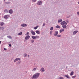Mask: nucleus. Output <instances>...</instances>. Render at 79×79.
Segmentation results:
<instances>
[{
    "instance_id": "f257e3e1",
    "label": "nucleus",
    "mask_w": 79,
    "mask_h": 79,
    "mask_svg": "<svg viewBox=\"0 0 79 79\" xmlns=\"http://www.w3.org/2000/svg\"><path fill=\"white\" fill-rule=\"evenodd\" d=\"M40 75L39 73H36L33 75V77H31L32 79H37Z\"/></svg>"
},
{
    "instance_id": "f03ea898",
    "label": "nucleus",
    "mask_w": 79,
    "mask_h": 79,
    "mask_svg": "<svg viewBox=\"0 0 79 79\" xmlns=\"http://www.w3.org/2000/svg\"><path fill=\"white\" fill-rule=\"evenodd\" d=\"M60 24H61V25H62V27H63V28H64V29H66V28L67 27L66 25H67V23H65L64 21L60 23Z\"/></svg>"
},
{
    "instance_id": "7ed1b4c3",
    "label": "nucleus",
    "mask_w": 79,
    "mask_h": 79,
    "mask_svg": "<svg viewBox=\"0 0 79 79\" xmlns=\"http://www.w3.org/2000/svg\"><path fill=\"white\" fill-rule=\"evenodd\" d=\"M42 2L41 1H39L38 2L37 4V5H42Z\"/></svg>"
},
{
    "instance_id": "20e7f679",
    "label": "nucleus",
    "mask_w": 79,
    "mask_h": 79,
    "mask_svg": "<svg viewBox=\"0 0 79 79\" xmlns=\"http://www.w3.org/2000/svg\"><path fill=\"white\" fill-rule=\"evenodd\" d=\"M31 33L33 35H35V32L34 31H33L31 30Z\"/></svg>"
},
{
    "instance_id": "39448f33",
    "label": "nucleus",
    "mask_w": 79,
    "mask_h": 79,
    "mask_svg": "<svg viewBox=\"0 0 79 79\" xmlns=\"http://www.w3.org/2000/svg\"><path fill=\"white\" fill-rule=\"evenodd\" d=\"M8 17H10V15H6L4 16V18L5 19H8Z\"/></svg>"
},
{
    "instance_id": "423d86ee",
    "label": "nucleus",
    "mask_w": 79,
    "mask_h": 79,
    "mask_svg": "<svg viewBox=\"0 0 79 79\" xmlns=\"http://www.w3.org/2000/svg\"><path fill=\"white\" fill-rule=\"evenodd\" d=\"M30 38V36L28 35L27 36H26L25 37V39L26 40H28Z\"/></svg>"
},
{
    "instance_id": "0eeeda50",
    "label": "nucleus",
    "mask_w": 79,
    "mask_h": 79,
    "mask_svg": "<svg viewBox=\"0 0 79 79\" xmlns=\"http://www.w3.org/2000/svg\"><path fill=\"white\" fill-rule=\"evenodd\" d=\"M21 59L19 58H16V59H15L14 60V62H15L16 61H18V60H20Z\"/></svg>"
},
{
    "instance_id": "6e6552de",
    "label": "nucleus",
    "mask_w": 79,
    "mask_h": 79,
    "mask_svg": "<svg viewBox=\"0 0 79 79\" xmlns=\"http://www.w3.org/2000/svg\"><path fill=\"white\" fill-rule=\"evenodd\" d=\"M22 27H26L27 26V24H22L21 25Z\"/></svg>"
},
{
    "instance_id": "1a4fd4ad",
    "label": "nucleus",
    "mask_w": 79,
    "mask_h": 79,
    "mask_svg": "<svg viewBox=\"0 0 79 79\" xmlns=\"http://www.w3.org/2000/svg\"><path fill=\"white\" fill-rule=\"evenodd\" d=\"M55 33L56 34L54 35V36H56L57 35H58V31H55Z\"/></svg>"
},
{
    "instance_id": "9d476101",
    "label": "nucleus",
    "mask_w": 79,
    "mask_h": 79,
    "mask_svg": "<svg viewBox=\"0 0 79 79\" xmlns=\"http://www.w3.org/2000/svg\"><path fill=\"white\" fill-rule=\"evenodd\" d=\"M64 29H61L60 30V33H61L62 32H64Z\"/></svg>"
},
{
    "instance_id": "9b49d317",
    "label": "nucleus",
    "mask_w": 79,
    "mask_h": 79,
    "mask_svg": "<svg viewBox=\"0 0 79 79\" xmlns=\"http://www.w3.org/2000/svg\"><path fill=\"white\" fill-rule=\"evenodd\" d=\"M77 32H78V31H74L73 33V35H75L76 33H77Z\"/></svg>"
},
{
    "instance_id": "f8f14e48",
    "label": "nucleus",
    "mask_w": 79,
    "mask_h": 79,
    "mask_svg": "<svg viewBox=\"0 0 79 79\" xmlns=\"http://www.w3.org/2000/svg\"><path fill=\"white\" fill-rule=\"evenodd\" d=\"M9 13L10 14H12V13H13V11L12 10V9H10L9 10Z\"/></svg>"
},
{
    "instance_id": "ddd939ff",
    "label": "nucleus",
    "mask_w": 79,
    "mask_h": 79,
    "mask_svg": "<svg viewBox=\"0 0 79 79\" xmlns=\"http://www.w3.org/2000/svg\"><path fill=\"white\" fill-rule=\"evenodd\" d=\"M40 71L42 72H44V71H45V70L44 69L42 68L41 69Z\"/></svg>"
},
{
    "instance_id": "4468645a",
    "label": "nucleus",
    "mask_w": 79,
    "mask_h": 79,
    "mask_svg": "<svg viewBox=\"0 0 79 79\" xmlns=\"http://www.w3.org/2000/svg\"><path fill=\"white\" fill-rule=\"evenodd\" d=\"M32 38L33 39H37V38L36 37V36H32Z\"/></svg>"
},
{
    "instance_id": "2eb2a0df",
    "label": "nucleus",
    "mask_w": 79,
    "mask_h": 79,
    "mask_svg": "<svg viewBox=\"0 0 79 79\" xmlns=\"http://www.w3.org/2000/svg\"><path fill=\"white\" fill-rule=\"evenodd\" d=\"M36 34H40V31H35Z\"/></svg>"
},
{
    "instance_id": "dca6fc26",
    "label": "nucleus",
    "mask_w": 79,
    "mask_h": 79,
    "mask_svg": "<svg viewBox=\"0 0 79 79\" xmlns=\"http://www.w3.org/2000/svg\"><path fill=\"white\" fill-rule=\"evenodd\" d=\"M65 77H66L68 79H69V78H70V77H69V76L68 75H65Z\"/></svg>"
},
{
    "instance_id": "f3484780",
    "label": "nucleus",
    "mask_w": 79,
    "mask_h": 79,
    "mask_svg": "<svg viewBox=\"0 0 79 79\" xmlns=\"http://www.w3.org/2000/svg\"><path fill=\"white\" fill-rule=\"evenodd\" d=\"M0 24L1 26H3L4 25V23L2 22V23H0Z\"/></svg>"
},
{
    "instance_id": "a211bd4d",
    "label": "nucleus",
    "mask_w": 79,
    "mask_h": 79,
    "mask_svg": "<svg viewBox=\"0 0 79 79\" xmlns=\"http://www.w3.org/2000/svg\"><path fill=\"white\" fill-rule=\"evenodd\" d=\"M23 34V32H21L19 33L18 34V35H22Z\"/></svg>"
},
{
    "instance_id": "6ab92c4d",
    "label": "nucleus",
    "mask_w": 79,
    "mask_h": 79,
    "mask_svg": "<svg viewBox=\"0 0 79 79\" xmlns=\"http://www.w3.org/2000/svg\"><path fill=\"white\" fill-rule=\"evenodd\" d=\"M62 21V19H60L58 20V23H61Z\"/></svg>"
},
{
    "instance_id": "aec40b11",
    "label": "nucleus",
    "mask_w": 79,
    "mask_h": 79,
    "mask_svg": "<svg viewBox=\"0 0 79 79\" xmlns=\"http://www.w3.org/2000/svg\"><path fill=\"white\" fill-rule=\"evenodd\" d=\"M4 29V28L3 27H0V30H3Z\"/></svg>"
},
{
    "instance_id": "412c9836",
    "label": "nucleus",
    "mask_w": 79,
    "mask_h": 79,
    "mask_svg": "<svg viewBox=\"0 0 79 79\" xmlns=\"http://www.w3.org/2000/svg\"><path fill=\"white\" fill-rule=\"evenodd\" d=\"M56 28H58L59 29H60V27L58 25H57L56 26Z\"/></svg>"
},
{
    "instance_id": "4be33fe9",
    "label": "nucleus",
    "mask_w": 79,
    "mask_h": 79,
    "mask_svg": "<svg viewBox=\"0 0 79 79\" xmlns=\"http://www.w3.org/2000/svg\"><path fill=\"white\" fill-rule=\"evenodd\" d=\"M38 28V26H36V27H34V29H37Z\"/></svg>"
},
{
    "instance_id": "5701e85b",
    "label": "nucleus",
    "mask_w": 79,
    "mask_h": 79,
    "mask_svg": "<svg viewBox=\"0 0 79 79\" xmlns=\"http://www.w3.org/2000/svg\"><path fill=\"white\" fill-rule=\"evenodd\" d=\"M36 69H37V68H34L32 70L33 71H35L36 70Z\"/></svg>"
},
{
    "instance_id": "b1692460",
    "label": "nucleus",
    "mask_w": 79,
    "mask_h": 79,
    "mask_svg": "<svg viewBox=\"0 0 79 79\" xmlns=\"http://www.w3.org/2000/svg\"><path fill=\"white\" fill-rule=\"evenodd\" d=\"M73 74H74V72L72 71L71 72V73H70V75H73Z\"/></svg>"
},
{
    "instance_id": "393cba45",
    "label": "nucleus",
    "mask_w": 79,
    "mask_h": 79,
    "mask_svg": "<svg viewBox=\"0 0 79 79\" xmlns=\"http://www.w3.org/2000/svg\"><path fill=\"white\" fill-rule=\"evenodd\" d=\"M59 79H64V78L62 77H59Z\"/></svg>"
},
{
    "instance_id": "a878e982",
    "label": "nucleus",
    "mask_w": 79,
    "mask_h": 79,
    "mask_svg": "<svg viewBox=\"0 0 79 79\" xmlns=\"http://www.w3.org/2000/svg\"><path fill=\"white\" fill-rule=\"evenodd\" d=\"M53 27H52L50 29V31H52V30H53Z\"/></svg>"
},
{
    "instance_id": "bb28decb",
    "label": "nucleus",
    "mask_w": 79,
    "mask_h": 79,
    "mask_svg": "<svg viewBox=\"0 0 79 79\" xmlns=\"http://www.w3.org/2000/svg\"><path fill=\"white\" fill-rule=\"evenodd\" d=\"M29 32H27V34H25L26 35H29Z\"/></svg>"
},
{
    "instance_id": "cd10ccee",
    "label": "nucleus",
    "mask_w": 79,
    "mask_h": 79,
    "mask_svg": "<svg viewBox=\"0 0 79 79\" xmlns=\"http://www.w3.org/2000/svg\"><path fill=\"white\" fill-rule=\"evenodd\" d=\"M53 33V31H51L50 32V34L51 35H52V33Z\"/></svg>"
},
{
    "instance_id": "c85d7f7f",
    "label": "nucleus",
    "mask_w": 79,
    "mask_h": 79,
    "mask_svg": "<svg viewBox=\"0 0 79 79\" xmlns=\"http://www.w3.org/2000/svg\"><path fill=\"white\" fill-rule=\"evenodd\" d=\"M61 36L60 35H57V37H61Z\"/></svg>"
},
{
    "instance_id": "c756f323",
    "label": "nucleus",
    "mask_w": 79,
    "mask_h": 79,
    "mask_svg": "<svg viewBox=\"0 0 79 79\" xmlns=\"http://www.w3.org/2000/svg\"><path fill=\"white\" fill-rule=\"evenodd\" d=\"M27 56V54H24V57H26Z\"/></svg>"
},
{
    "instance_id": "7c9ffc66",
    "label": "nucleus",
    "mask_w": 79,
    "mask_h": 79,
    "mask_svg": "<svg viewBox=\"0 0 79 79\" xmlns=\"http://www.w3.org/2000/svg\"><path fill=\"white\" fill-rule=\"evenodd\" d=\"M76 77V76H73L72 77V78H75V77Z\"/></svg>"
},
{
    "instance_id": "2f4dec72",
    "label": "nucleus",
    "mask_w": 79,
    "mask_h": 79,
    "mask_svg": "<svg viewBox=\"0 0 79 79\" xmlns=\"http://www.w3.org/2000/svg\"><path fill=\"white\" fill-rule=\"evenodd\" d=\"M36 39H39V36H36Z\"/></svg>"
},
{
    "instance_id": "473e14b6",
    "label": "nucleus",
    "mask_w": 79,
    "mask_h": 79,
    "mask_svg": "<svg viewBox=\"0 0 79 79\" xmlns=\"http://www.w3.org/2000/svg\"><path fill=\"white\" fill-rule=\"evenodd\" d=\"M34 42V40H31V43H33Z\"/></svg>"
},
{
    "instance_id": "72a5a7b5",
    "label": "nucleus",
    "mask_w": 79,
    "mask_h": 79,
    "mask_svg": "<svg viewBox=\"0 0 79 79\" xmlns=\"http://www.w3.org/2000/svg\"><path fill=\"white\" fill-rule=\"evenodd\" d=\"M8 37L9 39H12L11 37L10 36H9Z\"/></svg>"
},
{
    "instance_id": "f704fd0d",
    "label": "nucleus",
    "mask_w": 79,
    "mask_h": 79,
    "mask_svg": "<svg viewBox=\"0 0 79 79\" xmlns=\"http://www.w3.org/2000/svg\"><path fill=\"white\" fill-rule=\"evenodd\" d=\"M32 2H35L36 1V0H32Z\"/></svg>"
},
{
    "instance_id": "c9c22d12",
    "label": "nucleus",
    "mask_w": 79,
    "mask_h": 79,
    "mask_svg": "<svg viewBox=\"0 0 79 79\" xmlns=\"http://www.w3.org/2000/svg\"><path fill=\"white\" fill-rule=\"evenodd\" d=\"M43 26H45V23H44L43 25Z\"/></svg>"
},
{
    "instance_id": "e433bc0d",
    "label": "nucleus",
    "mask_w": 79,
    "mask_h": 79,
    "mask_svg": "<svg viewBox=\"0 0 79 79\" xmlns=\"http://www.w3.org/2000/svg\"><path fill=\"white\" fill-rule=\"evenodd\" d=\"M77 15H79V12H77Z\"/></svg>"
},
{
    "instance_id": "4c0bfd02",
    "label": "nucleus",
    "mask_w": 79,
    "mask_h": 79,
    "mask_svg": "<svg viewBox=\"0 0 79 79\" xmlns=\"http://www.w3.org/2000/svg\"><path fill=\"white\" fill-rule=\"evenodd\" d=\"M9 46L10 47H11V44H9Z\"/></svg>"
},
{
    "instance_id": "58836bf2",
    "label": "nucleus",
    "mask_w": 79,
    "mask_h": 79,
    "mask_svg": "<svg viewBox=\"0 0 79 79\" xmlns=\"http://www.w3.org/2000/svg\"><path fill=\"white\" fill-rule=\"evenodd\" d=\"M4 50H7V49H6V48H4Z\"/></svg>"
},
{
    "instance_id": "ea45409f",
    "label": "nucleus",
    "mask_w": 79,
    "mask_h": 79,
    "mask_svg": "<svg viewBox=\"0 0 79 79\" xmlns=\"http://www.w3.org/2000/svg\"><path fill=\"white\" fill-rule=\"evenodd\" d=\"M66 23H69V21H66Z\"/></svg>"
},
{
    "instance_id": "a19ab883",
    "label": "nucleus",
    "mask_w": 79,
    "mask_h": 79,
    "mask_svg": "<svg viewBox=\"0 0 79 79\" xmlns=\"http://www.w3.org/2000/svg\"><path fill=\"white\" fill-rule=\"evenodd\" d=\"M1 44V41H0V45Z\"/></svg>"
},
{
    "instance_id": "79ce46f5",
    "label": "nucleus",
    "mask_w": 79,
    "mask_h": 79,
    "mask_svg": "<svg viewBox=\"0 0 79 79\" xmlns=\"http://www.w3.org/2000/svg\"><path fill=\"white\" fill-rule=\"evenodd\" d=\"M4 2H5V0H4Z\"/></svg>"
},
{
    "instance_id": "37998d69",
    "label": "nucleus",
    "mask_w": 79,
    "mask_h": 79,
    "mask_svg": "<svg viewBox=\"0 0 79 79\" xmlns=\"http://www.w3.org/2000/svg\"><path fill=\"white\" fill-rule=\"evenodd\" d=\"M78 3L79 4V2H78Z\"/></svg>"
},
{
    "instance_id": "c03bdc74",
    "label": "nucleus",
    "mask_w": 79,
    "mask_h": 79,
    "mask_svg": "<svg viewBox=\"0 0 79 79\" xmlns=\"http://www.w3.org/2000/svg\"><path fill=\"white\" fill-rule=\"evenodd\" d=\"M28 56H29V55H28Z\"/></svg>"
}]
</instances>
